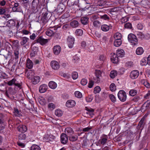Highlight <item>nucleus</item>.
I'll return each instance as SVG.
<instances>
[{
  "label": "nucleus",
  "instance_id": "nucleus-1",
  "mask_svg": "<svg viewBox=\"0 0 150 150\" xmlns=\"http://www.w3.org/2000/svg\"><path fill=\"white\" fill-rule=\"evenodd\" d=\"M128 39L132 45H135L138 43V40L136 36L133 34L131 33L128 35Z\"/></svg>",
  "mask_w": 150,
  "mask_h": 150
},
{
  "label": "nucleus",
  "instance_id": "nucleus-2",
  "mask_svg": "<svg viewBox=\"0 0 150 150\" xmlns=\"http://www.w3.org/2000/svg\"><path fill=\"white\" fill-rule=\"evenodd\" d=\"M118 96L120 100L122 102L125 101L127 98L126 93L123 90H120L119 92Z\"/></svg>",
  "mask_w": 150,
  "mask_h": 150
},
{
  "label": "nucleus",
  "instance_id": "nucleus-3",
  "mask_svg": "<svg viewBox=\"0 0 150 150\" xmlns=\"http://www.w3.org/2000/svg\"><path fill=\"white\" fill-rule=\"evenodd\" d=\"M35 41L37 43H40L42 45H45L48 41L47 39L44 38L42 36L38 37Z\"/></svg>",
  "mask_w": 150,
  "mask_h": 150
},
{
  "label": "nucleus",
  "instance_id": "nucleus-4",
  "mask_svg": "<svg viewBox=\"0 0 150 150\" xmlns=\"http://www.w3.org/2000/svg\"><path fill=\"white\" fill-rule=\"evenodd\" d=\"M74 39L71 36L68 37L67 39V44L69 48H72L73 47L74 43Z\"/></svg>",
  "mask_w": 150,
  "mask_h": 150
},
{
  "label": "nucleus",
  "instance_id": "nucleus-5",
  "mask_svg": "<svg viewBox=\"0 0 150 150\" xmlns=\"http://www.w3.org/2000/svg\"><path fill=\"white\" fill-rule=\"evenodd\" d=\"M8 12V8L6 7H1V15L4 14L3 16H6L7 18H8L10 16V15L8 14H6Z\"/></svg>",
  "mask_w": 150,
  "mask_h": 150
},
{
  "label": "nucleus",
  "instance_id": "nucleus-6",
  "mask_svg": "<svg viewBox=\"0 0 150 150\" xmlns=\"http://www.w3.org/2000/svg\"><path fill=\"white\" fill-rule=\"evenodd\" d=\"M68 137L66 134L62 133L60 136L61 141V143L63 144H66L68 142Z\"/></svg>",
  "mask_w": 150,
  "mask_h": 150
},
{
  "label": "nucleus",
  "instance_id": "nucleus-7",
  "mask_svg": "<svg viewBox=\"0 0 150 150\" xmlns=\"http://www.w3.org/2000/svg\"><path fill=\"white\" fill-rule=\"evenodd\" d=\"M145 122V118L143 117L137 126L138 129L141 130L144 127Z\"/></svg>",
  "mask_w": 150,
  "mask_h": 150
},
{
  "label": "nucleus",
  "instance_id": "nucleus-8",
  "mask_svg": "<svg viewBox=\"0 0 150 150\" xmlns=\"http://www.w3.org/2000/svg\"><path fill=\"white\" fill-rule=\"evenodd\" d=\"M76 105V102L73 100H69L66 103V106L69 108H72L74 107Z\"/></svg>",
  "mask_w": 150,
  "mask_h": 150
},
{
  "label": "nucleus",
  "instance_id": "nucleus-9",
  "mask_svg": "<svg viewBox=\"0 0 150 150\" xmlns=\"http://www.w3.org/2000/svg\"><path fill=\"white\" fill-rule=\"evenodd\" d=\"M7 17L5 16H1V27H4L7 24Z\"/></svg>",
  "mask_w": 150,
  "mask_h": 150
},
{
  "label": "nucleus",
  "instance_id": "nucleus-10",
  "mask_svg": "<svg viewBox=\"0 0 150 150\" xmlns=\"http://www.w3.org/2000/svg\"><path fill=\"white\" fill-rule=\"evenodd\" d=\"M139 74V71L136 70H135L132 71L130 73V77L133 79H134L137 78Z\"/></svg>",
  "mask_w": 150,
  "mask_h": 150
},
{
  "label": "nucleus",
  "instance_id": "nucleus-11",
  "mask_svg": "<svg viewBox=\"0 0 150 150\" xmlns=\"http://www.w3.org/2000/svg\"><path fill=\"white\" fill-rule=\"evenodd\" d=\"M51 65L52 67L55 70L58 69L59 67L58 63L56 61H52L51 62Z\"/></svg>",
  "mask_w": 150,
  "mask_h": 150
},
{
  "label": "nucleus",
  "instance_id": "nucleus-12",
  "mask_svg": "<svg viewBox=\"0 0 150 150\" xmlns=\"http://www.w3.org/2000/svg\"><path fill=\"white\" fill-rule=\"evenodd\" d=\"M16 80L15 79H13L11 80L10 81L8 82V84L9 86H12L14 84L16 86H18L19 88H20L21 85L18 83H17L16 82Z\"/></svg>",
  "mask_w": 150,
  "mask_h": 150
},
{
  "label": "nucleus",
  "instance_id": "nucleus-13",
  "mask_svg": "<svg viewBox=\"0 0 150 150\" xmlns=\"http://www.w3.org/2000/svg\"><path fill=\"white\" fill-rule=\"evenodd\" d=\"M65 132L69 137L71 136L74 134V131L70 127H68L65 129Z\"/></svg>",
  "mask_w": 150,
  "mask_h": 150
},
{
  "label": "nucleus",
  "instance_id": "nucleus-14",
  "mask_svg": "<svg viewBox=\"0 0 150 150\" xmlns=\"http://www.w3.org/2000/svg\"><path fill=\"white\" fill-rule=\"evenodd\" d=\"M48 11H46L45 13H43L42 14V17L41 18V21L42 22L45 24L47 22L48 18L47 16L48 15Z\"/></svg>",
  "mask_w": 150,
  "mask_h": 150
},
{
  "label": "nucleus",
  "instance_id": "nucleus-15",
  "mask_svg": "<svg viewBox=\"0 0 150 150\" xmlns=\"http://www.w3.org/2000/svg\"><path fill=\"white\" fill-rule=\"evenodd\" d=\"M18 129L19 132L22 133H24L26 131L27 128L25 125H21L18 127Z\"/></svg>",
  "mask_w": 150,
  "mask_h": 150
},
{
  "label": "nucleus",
  "instance_id": "nucleus-16",
  "mask_svg": "<svg viewBox=\"0 0 150 150\" xmlns=\"http://www.w3.org/2000/svg\"><path fill=\"white\" fill-rule=\"evenodd\" d=\"M125 52L123 50L119 49L117 51L116 56L119 57H122L124 56Z\"/></svg>",
  "mask_w": 150,
  "mask_h": 150
},
{
  "label": "nucleus",
  "instance_id": "nucleus-17",
  "mask_svg": "<svg viewBox=\"0 0 150 150\" xmlns=\"http://www.w3.org/2000/svg\"><path fill=\"white\" fill-rule=\"evenodd\" d=\"M61 51V48L59 46L56 45L53 47V52L56 55L58 54Z\"/></svg>",
  "mask_w": 150,
  "mask_h": 150
},
{
  "label": "nucleus",
  "instance_id": "nucleus-18",
  "mask_svg": "<svg viewBox=\"0 0 150 150\" xmlns=\"http://www.w3.org/2000/svg\"><path fill=\"white\" fill-rule=\"evenodd\" d=\"M47 86L45 84L41 85L39 88V91L41 93L45 92L47 90Z\"/></svg>",
  "mask_w": 150,
  "mask_h": 150
},
{
  "label": "nucleus",
  "instance_id": "nucleus-19",
  "mask_svg": "<svg viewBox=\"0 0 150 150\" xmlns=\"http://www.w3.org/2000/svg\"><path fill=\"white\" fill-rule=\"evenodd\" d=\"M38 48L36 46H34L32 48V52L30 54V56L31 57H33L37 54V52L38 51Z\"/></svg>",
  "mask_w": 150,
  "mask_h": 150
},
{
  "label": "nucleus",
  "instance_id": "nucleus-20",
  "mask_svg": "<svg viewBox=\"0 0 150 150\" xmlns=\"http://www.w3.org/2000/svg\"><path fill=\"white\" fill-rule=\"evenodd\" d=\"M29 39L26 37H23L21 38V41L20 42L21 45H27V43L29 41Z\"/></svg>",
  "mask_w": 150,
  "mask_h": 150
},
{
  "label": "nucleus",
  "instance_id": "nucleus-21",
  "mask_svg": "<svg viewBox=\"0 0 150 150\" xmlns=\"http://www.w3.org/2000/svg\"><path fill=\"white\" fill-rule=\"evenodd\" d=\"M31 79L33 83L35 84L40 81V78L39 76H33Z\"/></svg>",
  "mask_w": 150,
  "mask_h": 150
},
{
  "label": "nucleus",
  "instance_id": "nucleus-22",
  "mask_svg": "<svg viewBox=\"0 0 150 150\" xmlns=\"http://www.w3.org/2000/svg\"><path fill=\"white\" fill-rule=\"evenodd\" d=\"M39 3V0H33L32 3V6L33 10H35L37 8Z\"/></svg>",
  "mask_w": 150,
  "mask_h": 150
},
{
  "label": "nucleus",
  "instance_id": "nucleus-23",
  "mask_svg": "<svg viewBox=\"0 0 150 150\" xmlns=\"http://www.w3.org/2000/svg\"><path fill=\"white\" fill-rule=\"evenodd\" d=\"M108 137L106 135H104L103 137H102L101 139L99 140V142L102 144H105L108 140Z\"/></svg>",
  "mask_w": 150,
  "mask_h": 150
},
{
  "label": "nucleus",
  "instance_id": "nucleus-24",
  "mask_svg": "<svg viewBox=\"0 0 150 150\" xmlns=\"http://www.w3.org/2000/svg\"><path fill=\"white\" fill-rule=\"evenodd\" d=\"M79 25V23L78 21L75 20L72 21L70 23L71 26L73 28L78 27Z\"/></svg>",
  "mask_w": 150,
  "mask_h": 150
},
{
  "label": "nucleus",
  "instance_id": "nucleus-25",
  "mask_svg": "<svg viewBox=\"0 0 150 150\" xmlns=\"http://www.w3.org/2000/svg\"><path fill=\"white\" fill-rule=\"evenodd\" d=\"M112 57L111 58V59L112 61H113V63H117L118 61V57L116 55L115 53H113Z\"/></svg>",
  "mask_w": 150,
  "mask_h": 150
},
{
  "label": "nucleus",
  "instance_id": "nucleus-26",
  "mask_svg": "<svg viewBox=\"0 0 150 150\" xmlns=\"http://www.w3.org/2000/svg\"><path fill=\"white\" fill-rule=\"evenodd\" d=\"M81 21L83 25H86L88 22V18L87 17H82L81 18Z\"/></svg>",
  "mask_w": 150,
  "mask_h": 150
},
{
  "label": "nucleus",
  "instance_id": "nucleus-27",
  "mask_svg": "<svg viewBox=\"0 0 150 150\" xmlns=\"http://www.w3.org/2000/svg\"><path fill=\"white\" fill-rule=\"evenodd\" d=\"M150 104V101L147 100L142 106L141 108L142 109L145 110L147 109L149 106Z\"/></svg>",
  "mask_w": 150,
  "mask_h": 150
},
{
  "label": "nucleus",
  "instance_id": "nucleus-28",
  "mask_svg": "<svg viewBox=\"0 0 150 150\" xmlns=\"http://www.w3.org/2000/svg\"><path fill=\"white\" fill-rule=\"evenodd\" d=\"M49 87L51 88L54 89L57 86L56 83L53 81H51L49 82Z\"/></svg>",
  "mask_w": 150,
  "mask_h": 150
},
{
  "label": "nucleus",
  "instance_id": "nucleus-29",
  "mask_svg": "<svg viewBox=\"0 0 150 150\" xmlns=\"http://www.w3.org/2000/svg\"><path fill=\"white\" fill-rule=\"evenodd\" d=\"M144 52L143 48L141 47H138L136 50V53L137 54L141 55Z\"/></svg>",
  "mask_w": 150,
  "mask_h": 150
},
{
  "label": "nucleus",
  "instance_id": "nucleus-30",
  "mask_svg": "<svg viewBox=\"0 0 150 150\" xmlns=\"http://www.w3.org/2000/svg\"><path fill=\"white\" fill-rule=\"evenodd\" d=\"M27 67L29 69H31L33 67V63L29 59H28L27 62Z\"/></svg>",
  "mask_w": 150,
  "mask_h": 150
},
{
  "label": "nucleus",
  "instance_id": "nucleus-31",
  "mask_svg": "<svg viewBox=\"0 0 150 150\" xmlns=\"http://www.w3.org/2000/svg\"><path fill=\"white\" fill-rule=\"evenodd\" d=\"M18 139L19 140H24L26 139V136L25 134L22 133L19 134L18 136Z\"/></svg>",
  "mask_w": 150,
  "mask_h": 150
},
{
  "label": "nucleus",
  "instance_id": "nucleus-32",
  "mask_svg": "<svg viewBox=\"0 0 150 150\" xmlns=\"http://www.w3.org/2000/svg\"><path fill=\"white\" fill-rule=\"evenodd\" d=\"M15 25V21L13 20H9L7 22V24H6V25H8V27H11Z\"/></svg>",
  "mask_w": 150,
  "mask_h": 150
},
{
  "label": "nucleus",
  "instance_id": "nucleus-33",
  "mask_svg": "<svg viewBox=\"0 0 150 150\" xmlns=\"http://www.w3.org/2000/svg\"><path fill=\"white\" fill-rule=\"evenodd\" d=\"M122 44V41L121 40H115L114 41V45L118 47L120 45Z\"/></svg>",
  "mask_w": 150,
  "mask_h": 150
},
{
  "label": "nucleus",
  "instance_id": "nucleus-34",
  "mask_svg": "<svg viewBox=\"0 0 150 150\" xmlns=\"http://www.w3.org/2000/svg\"><path fill=\"white\" fill-rule=\"evenodd\" d=\"M101 29L103 31L107 32L108 31L109 29L108 25L106 24H103L101 26Z\"/></svg>",
  "mask_w": 150,
  "mask_h": 150
},
{
  "label": "nucleus",
  "instance_id": "nucleus-35",
  "mask_svg": "<svg viewBox=\"0 0 150 150\" xmlns=\"http://www.w3.org/2000/svg\"><path fill=\"white\" fill-rule=\"evenodd\" d=\"M69 140L72 142H75L78 139V137L77 135L71 136L69 137Z\"/></svg>",
  "mask_w": 150,
  "mask_h": 150
},
{
  "label": "nucleus",
  "instance_id": "nucleus-36",
  "mask_svg": "<svg viewBox=\"0 0 150 150\" xmlns=\"http://www.w3.org/2000/svg\"><path fill=\"white\" fill-rule=\"evenodd\" d=\"M55 32V31H53V30H50V29H49L46 32V34L47 35L50 36L53 35L54 33Z\"/></svg>",
  "mask_w": 150,
  "mask_h": 150
},
{
  "label": "nucleus",
  "instance_id": "nucleus-37",
  "mask_svg": "<svg viewBox=\"0 0 150 150\" xmlns=\"http://www.w3.org/2000/svg\"><path fill=\"white\" fill-rule=\"evenodd\" d=\"M137 93V91L136 90L132 89L130 91L129 93L130 96H134Z\"/></svg>",
  "mask_w": 150,
  "mask_h": 150
},
{
  "label": "nucleus",
  "instance_id": "nucleus-38",
  "mask_svg": "<svg viewBox=\"0 0 150 150\" xmlns=\"http://www.w3.org/2000/svg\"><path fill=\"white\" fill-rule=\"evenodd\" d=\"M31 150H40V148L38 146L33 144L31 146Z\"/></svg>",
  "mask_w": 150,
  "mask_h": 150
},
{
  "label": "nucleus",
  "instance_id": "nucleus-39",
  "mask_svg": "<svg viewBox=\"0 0 150 150\" xmlns=\"http://www.w3.org/2000/svg\"><path fill=\"white\" fill-rule=\"evenodd\" d=\"M114 37L115 40H121V34L120 33H117L115 34Z\"/></svg>",
  "mask_w": 150,
  "mask_h": 150
},
{
  "label": "nucleus",
  "instance_id": "nucleus-40",
  "mask_svg": "<svg viewBox=\"0 0 150 150\" xmlns=\"http://www.w3.org/2000/svg\"><path fill=\"white\" fill-rule=\"evenodd\" d=\"M108 2L106 0H102L100 1L99 4V6H104L106 5H108Z\"/></svg>",
  "mask_w": 150,
  "mask_h": 150
},
{
  "label": "nucleus",
  "instance_id": "nucleus-41",
  "mask_svg": "<svg viewBox=\"0 0 150 150\" xmlns=\"http://www.w3.org/2000/svg\"><path fill=\"white\" fill-rule=\"evenodd\" d=\"M14 115L16 116L20 117L21 115V113L19 112L17 108L14 109Z\"/></svg>",
  "mask_w": 150,
  "mask_h": 150
},
{
  "label": "nucleus",
  "instance_id": "nucleus-42",
  "mask_svg": "<svg viewBox=\"0 0 150 150\" xmlns=\"http://www.w3.org/2000/svg\"><path fill=\"white\" fill-rule=\"evenodd\" d=\"M100 90L101 88L99 86H96L94 88L93 92L94 93L96 94L99 93Z\"/></svg>",
  "mask_w": 150,
  "mask_h": 150
},
{
  "label": "nucleus",
  "instance_id": "nucleus-43",
  "mask_svg": "<svg viewBox=\"0 0 150 150\" xmlns=\"http://www.w3.org/2000/svg\"><path fill=\"white\" fill-rule=\"evenodd\" d=\"M100 18L105 20H108L110 19L109 17L107 14H104L103 16H101Z\"/></svg>",
  "mask_w": 150,
  "mask_h": 150
},
{
  "label": "nucleus",
  "instance_id": "nucleus-44",
  "mask_svg": "<svg viewBox=\"0 0 150 150\" xmlns=\"http://www.w3.org/2000/svg\"><path fill=\"white\" fill-rule=\"evenodd\" d=\"M76 33L78 36H81L83 34L82 30L80 29H77L76 31Z\"/></svg>",
  "mask_w": 150,
  "mask_h": 150
},
{
  "label": "nucleus",
  "instance_id": "nucleus-45",
  "mask_svg": "<svg viewBox=\"0 0 150 150\" xmlns=\"http://www.w3.org/2000/svg\"><path fill=\"white\" fill-rule=\"evenodd\" d=\"M55 114L57 116L60 117L62 116V112L61 110H57L55 112Z\"/></svg>",
  "mask_w": 150,
  "mask_h": 150
},
{
  "label": "nucleus",
  "instance_id": "nucleus-46",
  "mask_svg": "<svg viewBox=\"0 0 150 150\" xmlns=\"http://www.w3.org/2000/svg\"><path fill=\"white\" fill-rule=\"evenodd\" d=\"M95 74L96 77L100 78L101 76V72L99 70H96L95 72Z\"/></svg>",
  "mask_w": 150,
  "mask_h": 150
},
{
  "label": "nucleus",
  "instance_id": "nucleus-47",
  "mask_svg": "<svg viewBox=\"0 0 150 150\" xmlns=\"http://www.w3.org/2000/svg\"><path fill=\"white\" fill-rule=\"evenodd\" d=\"M137 35L139 38L141 39H143L145 37L144 34L141 32H138L137 33Z\"/></svg>",
  "mask_w": 150,
  "mask_h": 150
},
{
  "label": "nucleus",
  "instance_id": "nucleus-48",
  "mask_svg": "<svg viewBox=\"0 0 150 150\" xmlns=\"http://www.w3.org/2000/svg\"><path fill=\"white\" fill-rule=\"evenodd\" d=\"M74 95L76 97L78 98H81L82 97V93L79 91H76L74 93Z\"/></svg>",
  "mask_w": 150,
  "mask_h": 150
},
{
  "label": "nucleus",
  "instance_id": "nucleus-49",
  "mask_svg": "<svg viewBox=\"0 0 150 150\" xmlns=\"http://www.w3.org/2000/svg\"><path fill=\"white\" fill-rule=\"evenodd\" d=\"M6 125V123L5 121H3L1 119V131L3 129Z\"/></svg>",
  "mask_w": 150,
  "mask_h": 150
},
{
  "label": "nucleus",
  "instance_id": "nucleus-50",
  "mask_svg": "<svg viewBox=\"0 0 150 150\" xmlns=\"http://www.w3.org/2000/svg\"><path fill=\"white\" fill-rule=\"evenodd\" d=\"M117 75V72L116 71H112L110 74V76L112 78H114L115 76Z\"/></svg>",
  "mask_w": 150,
  "mask_h": 150
},
{
  "label": "nucleus",
  "instance_id": "nucleus-51",
  "mask_svg": "<svg viewBox=\"0 0 150 150\" xmlns=\"http://www.w3.org/2000/svg\"><path fill=\"white\" fill-rule=\"evenodd\" d=\"M110 90L111 91H115L116 89V86L114 83H111L110 86Z\"/></svg>",
  "mask_w": 150,
  "mask_h": 150
},
{
  "label": "nucleus",
  "instance_id": "nucleus-52",
  "mask_svg": "<svg viewBox=\"0 0 150 150\" xmlns=\"http://www.w3.org/2000/svg\"><path fill=\"white\" fill-rule=\"evenodd\" d=\"M40 104L42 105H45L46 103V102L45 99L43 98H41V99L39 100Z\"/></svg>",
  "mask_w": 150,
  "mask_h": 150
},
{
  "label": "nucleus",
  "instance_id": "nucleus-53",
  "mask_svg": "<svg viewBox=\"0 0 150 150\" xmlns=\"http://www.w3.org/2000/svg\"><path fill=\"white\" fill-rule=\"evenodd\" d=\"M94 26L96 27L99 26L100 25V22L98 21H95L93 22Z\"/></svg>",
  "mask_w": 150,
  "mask_h": 150
},
{
  "label": "nucleus",
  "instance_id": "nucleus-54",
  "mask_svg": "<svg viewBox=\"0 0 150 150\" xmlns=\"http://www.w3.org/2000/svg\"><path fill=\"white\" fill-rule=\"evenodd\" d=\"M72 77L74 79H76L78 77V73L77 72H73L72 74Z\"/></svg>",
  "mask_w": 150,
  "mask_h": 150
},
{
  "label": "nucleus",
  "instance_id": "nucleus-55",
  "mask_svg": "<svg viewBox=\"0 0 150 150\" xmlns=\"http://www.w3.org/2000/svg\"><path fill=\"white\" fill-rule=\"evenodd\" d=\"M125 28L131 29L132 28V25L130 23H127L125 24Z\"/></svg>",
  "mask_w": 150,
  "mask_h": 150
},
{
  "label": "nucleus",
  "instance_id": "nucleus-56",
  "mask_svg": "<svg viewBox=\"0 0 150 150\" xmlns=\"http://www.w3.org/2000/svg\"><path fill=\"white\" fill-rule=\"evenodd\" d=\"M85 108L86 110L88 112H89L91 114V115H93V112L94 111V110L92 108H89L87 107H86Z\"/></svg>",
  "mask_w": 150,
  "mask_h": 150
},
{
  "label": "nucleus",
  "instance_id": "nucleus-57",
  "mask_svg": "<svg viewBox=\"0 0 150 150\" xmlns=\"http://www.w3.org/2000/svg\"><path fill=\"white\" fill-rule=\"evenodd\" d=\"M48 107L51 110H52L55 108V106L53 103H49L48 105Z\"/></svg>",
  "mask_w": 150,
  "mask_h": 150
},
{
  "label": "nucleus",
  "instance_id": "nucleus-58",
  "mask_svg": "<svg viewBox=\"0 0 150 150\" xmlns=\"http://www.w3.org/2000/svg\"><path fill=\"white\" fill-rule=\"evenodd\" d=\"M19 54V53L18 50H16L14 51V55L16 59H18Z\"/></svg>",
  "mask_w": 150,
  "mask_h": 150
},
{
  "label": "nucleus",
  "instance_id": "nucleus-59",
  "mask_svg": "<svg viewBox=\"0 0 150 150\" xmlns=\"http://www.w3.org/2000/svg\"><path fill=\"white\" fill-rule=\"evenodd\" d=\"M118 7H115L111 8L110 9V12H116L119 10Z\"/></svg>",
  "mask_w": 150,
  "mask_h": 150
},
{
  "label": "nucleus",
  "instance_id": "nucleus-60",
  "mask_svg": "<svg viewBox=\"0 0 150 150\" xmlns=\"http://www.w3.org/2000/svg\"><path fill=\"white\" fill-rule=\"evenodd\" d=\"M81 84L83 86L85 85L87 83V81L86 79H82L81 81Z\"/></svg>",
  "mask_w": 150,
  "mask_h": 150
},
{
  "label": "nucleus",
  "instance_id": "nucleus-61",
  "mask_svg": "<svg viewBox=\"0 0 150 150\" xmlns=\"http://www.w3.org/2000/svg\"><path fill=\"white\" fill-rule=\"evenodd\" d=\"M93 127H88L85 128H83L82 129V131L84 132H87L89 131L90 130L92 129Z\"/></svg>",
  "mask_w": 150,
  "mask_h": 150
},
{
  "label": "nucleus",
  "instance_id": "nucleus-62",
  "mask_svg": "<svg viewBox=\"0 0 150 150\" xmlns=\"http://www.w3.org/2000/svg\"><path fill=\"white\" fill-rule=\"evenodd\" d=\"M110 98L112 102H114L116 101V98L115 96L112 94H110Z\"/></svg>",
  "mask_w": 150,
  "mask_h": 150
},
{
  "label": "nucleus",
  "instance_id": "nucleus-63",
  "mask_svg": "<svg viewBox=\"0 0 150 150\" xmlns=\"http://www.w3.org/2000/svg\"><path fill=\"white\" fill-rule=\"evenodd\" d=\"M94 84V81H92L90 80L89 81L88 87L90 88H92Z\"/></svg>",
  "mask_w": 150,
  "mask_h": 150
},
{
  "label": "nucleus",
  "instance_id": "nucleus-64",
  "mask_svg": "<svg viewBox=\"0 0 150 150\" xmlns=\"http://www.w3.org/2000/svg\"><path fill=\"white\" fill-rule=\"evenodd\" d=\"M93 100V98L91 96H88L86 98V101L87 102H89L92 101Z\"/></svg>",
  "mask_w": 150,
  "mask_h": 150
}]
</instances>
